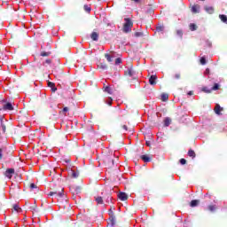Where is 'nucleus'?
Instances as JSON below:
<instances>
[{
    "label": "nucleus",
    "instance_id": "obj_1",
    "mask_svg": "<svg viewBox=\"0 0 227 227\" xmlns=\"http://www.w3.org/2000/svg\"><path fill=\"white\" fill-rule=\"evenodd\" d=\"M125 23L123 25V31L124 33H130V31H132V26H134V24L132 23V20H130V19L126 18L124 19Z\"/></svg>",
    "mask_w": 227,
    "mask_h": 227
},
{
    "label": "nucleus",
    "instance_id": "obj_2",
    "mask_svg": "<svg viewBox=\"0 0 227 227\" xmlns=\"http://www.w3.org/2000/svg\"><path fill=\"white\" fill-rule=\"evenodd\" d=\"M13 175H15V169L14 168H7L4 176L9 178V180H12V176H13Z\"/></svg>",
    "mask_w": 227,
    "mask_h": 227
},
{
    "label": "nucleus",
    "instance_id": "obj_3",
    "mask_svg": "<svg viewBox=\"0 0 227 227\" xmlns=\"http://www.w3.org/2000/svg\"><path fill=\"white\" fill-rule=\"evenodd\" d=\"M118 198L121 200V201H127V200H129V195H127L125 192H120L118 194Z\"/></svg>",
    "mask_w": 227,
    "mask_h": 227
},
{
    "label": "nucleus",
    "instance_id": "obj_4",
    "mask_svg": "<svg viewBox=\"0 0 227 227\" xmlns=\"http://www.w3.org/2000/svg\"><path fill=\"white\" fill-rule=\"evenodd\" d=\"M157 75H151V77L149 78V84H151L152 86H155V84H157Z\"/></svg>",
    "mask_w": 227,
    "mask_h": 227
},
{
    "label": "nucleus",
    "instance_id": "obj_5",
    "mask_svg": "<svg viewBox=\"0 0 227 227\" xmlns=\"http://www.w3.org/2000/svg\"><path fill=\"white\" fill-rule=\"evenodd\" d=\"M4 111H13V106L12 105V103H6L4 106Z\"/></svg>",
    "mask_w": 227,
    "mask_h": 227
},
{
    "label": "nucleus",
    "instance_id": "obj_6",
    "mask_svg": "<svg viewBox=\"0 0 227 227\" xmlns=\"http://www.w3.org/2000/svg\"><path fill=\"white\" fill-rule=\"evenodd\" d=\"M200 6L199 4H195L192 7V13H200Z\"/></svg>",
    "mask_w": 227,
    "mask_h": 227
},
{
    "label": "nucleus",
    "instance_id": "obj_7",
    "mask_svg": "<svg viewBox=\"0 0 227 227\" xmlns=\"http://www.w3.org/2000/svg\"><path fill=\"white\" fill-rule=\"evenodd\" d=\"M110 212H111V214H110L109 221H110L112 226H114V223H115L116 219L114 218V215H113V211L110 210Z\"/></svg>",
    "mask_w": 227,
    "mask_h": 227
},
{
    "label": "nucleus",
    "instance_id": "obj_8",
    "mask_svg": "<svg viewBox=\"0 0 227 227\" xmlns=\"http://www.w3.org/2000/svg\"><path fill=\"white\" fill-rule=\"evenodd\" d=\"M204 10L207 13H210V14L214 13V7H212V6H206V7H204Z\"/></svg>",
    "mask_w": 227,
    "mask_h": 227
},
{
    "label": "nucleus",
    "instance_id": "obj_9",
    "mask_svg": "<svg viewBox=\"0 0 227 227\" xmlns=\"http://www.w3.org/2000/svg\"><path fill=\"white\" fill-rule=\"evenodd\" d=\"M221 111H223V108L221 107V106L216 105V106H215V113L216 114H221Z\"/></svg>",
    "mask_w": 227,
    "mask_h": 227
},
{
    "label": "nucleus",
    "instance_id": "obj_10",
    "mask_svg": "<svg viewBox=\"0 0 227 227\" xmlns=\"http://www.w3.org/2000/svg\"><path fill=\"white\" fill-rule=\"evenodd\" d=\"M219 19L223 22L224 24H227V16L224 14H220Z\"/></svg>",
    "mask_w": 227,
    "mask_h": 227
},
{
    "label": "nucleus",
    "instance_id": "obj_11",
    "mask_svg": "<svg viewBox=\"0 0 227 227\" xmlns=\"http://www.w3.org/2000/svg\"><path fill=\"white\" fill-rule=\"evenodd\" d=\"M90 38L94 41L97 42V40H98V34H97V32H93L90 35Z\"/></svg>",
    "mask_w": 227,
    "mask_h": 227
},
{
    "label": "nucleus",
    "instance_id": "obj_12",
    "mask_svg": "<svg viewBox=\"0 0 227 227\" xmlns=\"http://www.w3.org/2000/svg\"><path fill=\"white\" fill-rule=\"evenodd\" d=\"M164 125L165 127H169V125H171V119L169 117L165 118Z\"/></svg>",
    "mask_w": 227,
    "mask_h": 227
},
{
    "label": "nucleus",
    "instance_id": "obj_13",
    "mask_svg": "<svg viewBox=\"0 0 227 227\" xmlns=\"http://www.w3.org/2000/svg\"><path fill=\"white\" fill-rule=\"evenodd\" d=\"M48 86H49V88H51L52 91H57V90H58V89L55 87L56 85L54 84V82H48Z\"/></svg>",
    "mask_w": 227,
    "mask_h": 227
},
{
    "label": "nucleus",
    "instance_id": "obj_14",
    "mask_svg": "<svg viewBox=\"0 0 227 227\" xmlns=\"http://www.w3.org/2000/svg\"><path fill=\"white\" fill-rule=\"evenodd\" d=\"M168 98H169V95H168L166 93L161 94L162 102H166V100H168Z\"/></svg>",
    "mask_w": 227,
    "mask_h": 227
},
{
    "label": "nucleus",
    "instance_id": "obj_15",
    "mask_svg": "<svg viewBox=\"0 0 227 227\" xmlns=\"http://www.w3.org/2000/svg\"><path fill=\"white\" fill-rule=\"evenodd\" d=\"M141 159L144 160V162H150V158L148 155H142Z\"/></svg>",
    "mask_w": 227,
    "mask_h": 227
},
{
    "label": "nucleus",
    "instance_id": "obj_16",
    "mask_svg": "<svg viewBox=\"0 0 227 227\" xmlns=\"http://www.w3.org/2000/svg\"><path fill=\"white\" fill-rule=\"evenodd\" d=\"M188 155H189V157H192V159H194V157H196V153H194V151H192V150H189Z\"/></svg>",
    "mask_w": 227,
    "mask_h": 227
},
{
    "label": "nucleus",
    "instance_id": "obj_17",
    "mask_svg": "<svg viewBox=\"0 0 227 227\" xmlns=\"http://www.w3.org/2000/svg\"><path fill=\"white\" fill-rule=\"evenodd\" d=\"M198 203H200L198 200H192L191 207H198Z\"/></svg>",
    "mask_w": 227,
    "mask_h": 227
},
{
    "label": "nucleus",
    "instance_id": "obj_18",
    "mask_svg": "<svg viewBox=\"0 0 227 227\" xmlns=\"http://www.w3.org/2000/svg\"><path fill=\"white\" fill-rule=\"evenodd\" d=\"M202 91H204V93H212V89L204 87V88H202Z\"/></svg>",
    "mask_w": 227,
    "mask_h": 227
},
{
    "label": "nucleus",
    "instance_id": "obj_19",
    "mask_svg": "<svg viewBox=\"0 0 227 227\" xmlns=\"http://www.w3.org/2000/svg\"><path fill=\"white\" fill-rule=\"evenodd\" d=\"M96 201L98 205H102V203H104V200H102V197L96 198Z\"/></svg>",
    "mask_w": 227,
    "mask_h": 227
},
{
    "label": "nucleus",
    "instance_id": "obj_20",
    "mask_svg": "<svg viewBox=\"0 0 227 227\" xmlns=\"http://www.w3.org/2000/svg\"><path fill=\"white\" fill-rule=\"evenodd\" d=\"M13 209L15 210V212H21L22 211V209L20 208V207H19V205H14Z\"/></svg>",
    "mask_w": 227,
    "mask_h": 227
},
{
    "label": "nucleus",
    "instance_id": "obj_21",
    "mask_svg": "<svg viewBox=\"0 0 227 227\" xmlns=\"http://www.w3.org/2000/svg\"><path fill=\"white\" fill-rule=\"evenodd\" d=\"M216 90H219V84L218 83H215V85L211 89V91H216Z\"/></svg>",
    "mask_w": 227,
    "mask_h": 227
},
{
    "label": "nucleus",
    "instance_id": "obj_22",
    "mask_svg": "<svg viewBox=\"0 0 227 227\" xmlns=\"http://www.w3.org/2000/svg\"><path fill=\"white\" fill-rule=\"evenodd\" d=\"M190 29L191 31H196V24L194 23L190 24Z\"/></svg>",
    "mask_w": 227,
    "mask_h": 227
},
{
    "label": "nucleus",
    "instance_id": "obj_23",
    "mask_svg": "<svg viewBox=\"0 0 227 227\" xmlns=\"http://www.w3.org/2000/svg\"><path fill=\"white\" fill-rule=\"evenodd\" d=\"M105 58H106V59H107V61H109V63H111V61H113V58L111 57V55H109L107 53L105 55Z\"/></svg>",
    "mask_w": 227,
    "mask_h": 227
},
{
    "label": "nucleus",
    "instance_id": "obj_24",
    "mask_svg": "<svg viewBox=\"0 0 227 227\" xmlns=\"http://www.w3.org/2000/svg\"><path fill=\"white\" fill-rule=\"evenodd\" d=\"M105 91H106V93H109L110 95L113 94V91L111 90V87H109V86L105 88Z\"/></svg>",
    "mask_w": 227,
    "mask_h": 227
},
{
    "label": "nucleus",
    "instance_id": "obj_25",
    "mask_svg": "<svg viewBox=\"0 0 227 227\" xmlns=\"http://www.w3.org/2000/svg\"><path fill=\"white\" fill-rule=\"evenodd\" d=\"M84 10H85V12L90 13V12H91V7L90 5H84Z\"/></svg>",
    "mask_w": 227,
    "mask_h": 227
},
{
    "label": "nucleus",
    "instance_id": "obj_26",
    "mask_svg": "<svg viewBox=\"0 0 227 227\" xmlns=\"http://www.w3.org/2000/svg\"><path fill=\"white\" fill-rule=\"evenodd\" d=\"M207 64V59H205V57H201L200 58V65H206Z\"/></svg>",
    "mask_w": 227,
    "mask_h": 227
},
{
    "label": "nucleus",
    "instance_id": "obj_27",
    "mask_svg": "<svg viewBox=\"0 0 227 227\" xmlns=\"http://www.w3.org/2000/svg\"><path fill=\"white\" fill-rule=\"evenodd\" d=\"M54 194H58V196H59V198H61V196H63V193H61V192H50V196H54Z\"/></svg>",
    "mask_w": 227,
    "mask_h": 227
},
{
    "label": "nucleus",
    "instance_id": "obj_28",
    "mask_svg": "<svg viewBox=\"0 0 227 227\" xmlns=\"http://www.w3.org/2000/svg\"><path fill=\"white\" fill-rule=\"evenodd\" d=\"M106 104L108 106H113V98H109L107 100H106Z\"/></svg>",
    "mask_w": 227,
    "mask_h": 227
},
{
    "label": "nucleus",
    "instance_id": "obj_29",
    "mask_svg": "<svg viewBox=\"0 0 227 227\" xmlns=\"http://www.w3.org/2000/svg\"><path fill=\"white\" fill-rule=\"evenodd\" d=\"M208 210H210V212H214V210H215V206H208Z\"/></svg>",
    "mask_w": 227,
    "mask_h": 227
},
{
    "label": "nucleus",
    "instance_id": "obj_30",
    "mask_svg": "<svg viewBox=\"0 0 227 227\" xmlns=\"http://www.w3.org/2000/svg\"><path fill=\"white\" fill-rule=\"evenodd\" d=\"M121 63V59L118 58L115 59V65H120Z\"/></svg>",
    "mask_w": 227,
    "mask_h": 227
},
{
    "label": "nucleus",
    "instance_id": "obj_31",
    "mask_svg": "<svg viewBox=\"0 0 227 227\" xmlns=\"http://www.w3.org/2000/svg\"><path fill=\"white\" fill-rule=\"evenodd\" d=\"M187 162V160H185V159H181L180 160V164L184 165Z\"/></svg>",
    "mask_w": 227,
    "mask_h": 227
},
{
    "label": "nucleus",
    "instance_id": "obj_32",
    "mask_svg": "<svg viewBox=\"0 0 227 227\" xmlns=\"http://www.w3.org/2000/svg\"><path fill=\"white\" fill-rule=\"evenodd\" d=\"M72 176H74V178H77V176H79V174L76 172H73Z\"/></svg>",
    "mask_w": 227,
    "mask_h": 227
},
{
    "label": "nucleus",
    "instance_id": "obj_33",
    "mask_svg": "<svg viewBox=\"0 0 227 227\" xmlns=\"http://www.w3.org/2000/svg\"><path fill=\"white\" fill-rule=\"evenodd\" d=\"M205 75H208L210 74V69L207 68L204 72Z\"/></svg>",
    "mask_w": 227,
    "mask_h": 227
},
{
    "label": "nucleus",
    "instance_id": "obj_34",
    "mask_svg": "<svg viewBox=\"0 0 227 227\" xmlns=\"http://www.w3.org/2000/svg\"><path fill=\"white\" fill-rule=\"evenodd\" d=\"M41 56H43V57L49 56V53H47V52H42V53H41Z\"/></svg>",
    "mask_w": 227,
    "mask_h": 227
},
{
    "label": "nucleus",
    "instance_id": "obj_35",
    "mask_svg": "<svg viewBox=\"0 0 227 227\" xmlns=\"http://www.w3.org/2000/svg\"><path fill=\"white\" fill-rule=\"evenodd\" d=\"M30 187H31V189H35L36 184H30Z\"/></svg>",
    "mask_w": 227,
    "mask_h": 227
},
{
    "label": "nucleus",
    "instance_id": "obj_36",
    "mask_svg": "<svg viewBox=\"0 0 227 227\" xmlns=\"http://www.w3.org/2000/svg\"><path fill=\"white\" fill-rule=\"evenodd\" d=\"M177 35H178L179 36H182V30H177Z\"/></svg>",
    "mask_w": 227,
    "mask_h": 227
},
{
    "label": "nucleus",
    "instance_id": "obj_37",
    "mask_svg": "<svg viewBox=\"0 0 227 227\" xmlns=\"http://www.w3.org/2000/svg\"><path fill=\"white\" fill-rule=\"evenodd\" d=\"M63 111H64V113H67L68 107H64V108H63Z\"/></svg>",
    "mask_w": 227,
    "mask_h": 227
},
{
    "label": "nucleus",
    "instance_id": "obj_38",
    "mask_svg": "<svg viewBox=\"0 0 227 227\" xmlns=\"http://www.w3.org/2000/svg\"><path fill=\"white\" fill-rule=\"evenodd\" d=\"M0 159H3V150L0 149Z\"/></svg>",
    "mask_w": 227,
    "mask_h": 227
},
{
    "label": "nucleus",
    "instance_id": "obj_39",
    "mask_svg": "<svg viewBox=\"0 0 227 227\" xmlns=\"http://www.w3.org/2000/svg\"><path fill=\"white\" fill-rule=\"evenodd\" d=\"M122 129H124V130H128L127 125H123Z\"/></svg>",
    "mask_w": 227,
    "mask_h": 227
},
{
    "label": "nucleus",
    "instance_id": "obj_40",
    "mask_svg": "<svg viewBox=\"0 0 227 227\" xmlns=\"http://www.w3.org/2000/svg\"><path fill=\"white\" fill-rule=\"evenodd\" d=\"M175 77L176 79H180V74H176Z\"/></svg>",
    "mask_w": 227,
    "mask_h": 227
},
{
    "label": "nucleus",
    "instance_id": "obj_41",
    "mask_svg": "<svg viewBox=\"0 0 227 227\" xmlns=\"http://www.w3.org/2000/svg\"><path fill=\"white\" fill-rule=\"evenodd\" d=\"M134 3H141V0H133Z\"/></svg>",
    "mask_w": 227,
    "mask_h": 227
},
{
    "label": "nucleus",
    "instance_id": "obj_42",
    "mask_svg": "<svg viewBox=\"0 0 227 227\" xmlns=\"http://www.w3.org/2000/svg\"><path fill=\"white\" fill-rule=\"evenodd\" d=\"M188 95H192V91H189V92H188Z\"/></svg>",
    "mask_w": 227,
    "mask_h": 227
},
{
    "label": "nucleus",
    "instance_id": "obj_43",
    "mask_svg": "<svg viewBox=\"0 0 227 227\" xmlns=\"http://www.w3.org/2000/svg\"><path fill=\"white\" fill-rule=\"evenodd\" d=\"M146 145H147V146H150V142H146Z\"/></svg>",
    "mask_w": 227,
    "mask_h": 227
},
{
    "label": "nucleus",
    "instance_id": "obj_44",
    "mask_svg": "<svg viewBox=\"0 0 227 227\" xmlns=\"http://www.w3.org/2000/svg\"><path fill=\"white\" fill-rule=\"evenodd\" d=\"M3 129H4V131H5V130H6V127H4V126H3Z\"/></svg>",
    "mask_w": 227,
    "mask_h": 227
},
{
    "label": "nucleus",
    "instance_id": "obj_45",
    "mask_svg": "<svg viewBox=\"0 0 227 227\" xmlns=\"http://www.w3.org/2000/svg\"><path fill=\"white\" fill-rule=\"evenodd\" d=\"M46 63H51V60H46Z\"/></svg>",
    "mask_w": 227,
    "mask_h": 227
},
{
    "label": "nucleus",
    "instance_id": "obj_46",
    "mask_svg": "<svg viewBox=\"0 0 227 227\" xmlns=\"http://www.w3.org/2000/svg\"><path fill=\"white\" fill-rule=\"evenodd\" d=\"M200 1H205V0H200Z\"/></svg>",
    "mask_w": 227,
    "mask_h": 227
}]
</instances>
